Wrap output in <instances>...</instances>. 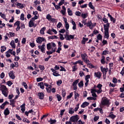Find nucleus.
Masks as SVG:
<instances>
[{"label": "nucleus", "instance_id": "f257e3e1", "mask_svg": "<svg viewBox=\"0 0 124 124\" xmlns=\"http://www.w3.org/2000/svg\"><path fill=\"white\" fill-rule=\"evenodd\" d=\"M0 91L2 92V94H3L4 96L5 97H7V96L8 95V89L6 88V86L3 85L1 86L0 88Z\"/></svg>", "mask_w": 124, "mask_h": 124}, {"label": "nucleus", "instance_id": "f03ea898", "mask_svg": "<svg viewBox=\"0 0 124 124\" xmlns=\"http://www.w3.org/2000/svg\"><path fill=\"white\" fill-rule=\"evenodd\" d=\"M102 105H110L109 99L106 97H103L101 102Z\"/></svg>", "mask_w": 124, "mask_h": 124}, {"label": "nucleus", "instance_id": "7ed1b4c3", "mask_svg": "<svg viewBox=\"0 0 124 124\" xmlns=\"http://www.w3.org/2000/svg\"><path fill=\"white\" fill-rule=\"evenodd\" d=\"M78 120H79V116L78 115L71 116L70 118V121L72 123H76L78 122Z\"/></svg>", "mask_w": 124, "mask_h": 124}, {"label": "nucleus", "instance_id": "20e7f679", "mask_svg": "<svg viewBox=\"0 0 124 124\" xmlns=\"http://www.w3.org/2000/svg\"><path fill=\"white\" fill-rule=\"evenodd\" d=\"M86 25L87 26L89 27V28H90L91 30H93V27H95L96 24H93V23L92 22V20H90L88 22V23H87Z\"/></svg>", "mask_w": 124, "mask_h": 124}, {"label": "nucleus", "instance_id": "39448f33", "mask_svg": "<svg viewBox=\"0 0 124 124\" xmlns=\"http://www.w3.org/2000/svg\"><path fill=\"white\" fill-rule=\"evenodd\" d=\"M65 38L66 40H69V41H70L71 39H74V35H68L66 34V35H64Z\"/></svg>", "mask_w": 124, "mask_h": 124}, {"label": "nucleus", "instance_id": "423d86ee", "mask_svg": "<svg viewBox=\"0 0 124 124\" xmlns=\"http://www.w3.org/2000/svg\"><path fill=\"white\" fill-rule=\"evenodd\" d=\"M45 46H46L45 43H44L42 46H38L39 49H40V50L41 51V52H42V53H45Z\"/></svg>", "mask_w": 124, "mask_h": 124}, {"label": "nucleus", "instance_id": "0eeeda50", "mask_svg": "<svg viewBox=\"0 0 124 124\" xmlns=\"http://www.w3.org/2000/svg\"><path fill=\"white\" fill-rule=\"evenodd\" d=\"M10 78L11 79H15V75H14V73H13V71H10L8 73Z\"/></svg>", "mask_w": 124, "mask_h": 124}, {"label": "nucleus", "instance_id": "6e6552de", "mask_svg": "<svg viewBox=\"0 0 124 124\" xmlns=\"http://www.w3.org/2000/svg\"><path fill=\"white\" fill-rule=\"evenodd\" d=\"M44 38L39 37L36 40V42L37 43H42L43 41H44Z\"/></svg>", "mask_w": 124, "mask_h": 124}, {"label": "nucleus", "instance_id": "1a4fd4ad", "mask_svg": "<svg viewBox=\"0 0 124 124\" xmlns=\"http://www.w3.org/2000/svg\"><path fill=\"white\" fill-rule=\"evenodd\" d=\"M102 71L103 72V76L104 77V76H106V74L108 72V68H104V69H103V70Z\"/></svg>", "mask_w": 124, "mask_h": 124}, {"label": "nucleus", "instance_id": "9d476101", "mask_svg": "<svg viewBox=\"0 0 124 124\" xmlns=\"http://www.w3.org/2000/svg\"><path fill=\"white\" fill-rule=\"evenodd\" d=\"M10 113V112L9 111V109L8 108H6L4 111V115H5V116H7L9 115Z\"/></svg>", "mask_w": 124, "mask_h": 124}, {"label": "nucleus", "instance_id": "9b49d317", "mask_svg": "<svg viewBox=\"0 0 124 124\" xmlns=\"http://www.w3.org/2000/svg\"><path fill=\"white\" fill-rule=\"evenodd\" d=\"M94 76H96L97 78L100 79V78L101 77V73H100V72H95L94 73Z\"/></svg>", "mask_w": 124, "mask_h": 124}, {"label": "nucleus", "instance_id": "f8f14e48", "mask_svg": "<svg viewBox=\"0 0 124 124\" xmlns=\"http://www.w3.org/2000/svg\"><path fill=\"white\" fill-rule=\"evenodd\" d=\"M25 106H26V104L24 103L23 104H22L20 108H21V111H22V113H24V112H25L26 108H25Z\"/></svg>", "mask_w": 124, "mask_h": 124}, {"label": "nucleus", "instance_id": "ddd939ff", "mask_svg": "<svg viewBox=\"0 0 124 124\" xmlns=\"http://www.w3.org/2000/svg\"><path fill=\"white\" fill-rule=\"evenodd\" d=\"M10 105L11 106H12V107H15V102H16V101H15V99H12L10 100Z\"/></svg>", "mask_w": 124, "mask_h": 124}, {"label": "nucleus", "instance_id": "4468645a", "mask_svg": "<svg viewBox=\"0 0 124 124\" xmlns=\"http://www.w3.org/2000/svg\"><path fill=\"white\" fill-rule=\"evenodd\" d=\"M89 104H90V103H89L88 102H85L83 103L82 105L81 106V107H82V108H85V107H87Z\"/></svg>", "mask_w": 124, "mask_h": 124}, {"label": "nucleus", "instance_id": "2eb2a0df", "mask_svg": "<svg viewBox=\"0 0 124 124\" xmlns=\"http://www.w3.org/2000/svg\"><path fill=\"white\" fill-rule=\"evenodd\" d=\"M38 96L40 99H43V98H44V94L42 93H39Z\"/></svg>", "mask_w": 124, "mask_h": 124}, {"label": "nucleus", "instance_id": "dca6fc26", "mask_svg": "<svg viewBox=\"0 0 124 124\" xmlns=\"http://www.w3.org/2000/svg\"><path fill=\"white\" fill-rule=\"evenodd\" d=\"M10 45L14 49H15L16 48V46H15V43L14 42V40H12L11 43H10Z\"/></svg>", "mask_w": 124, "mask_h": 124}, {"label": "nucleus", "instance_id": "f3484780", "mask_svg": "<svg viewBox=\"0 0 124 124\" xmlns=\"http://www.w3.org/2000/svg\"><path fill=\"white\" fill-rule=\"evenodd\" d=\"M9 103L7 101H5L4 103H3L0 106L1 109H4V106L6 105V104H8Z\"/></svg>", "mask_w": 124, "mask_h": 124}, {"label": "nucleus", "instance_id": "a211bd4d", "mask_svg": "<svg viewBox=\"0 0 124 124\" xmlns=\"http://www.w3.org/2000/svg\"><path fill=\"white\" fill-rule=\"evenodd\" d=\"M16 5L17 7H18V8H20L21 9H23V8H24V6L23 5V4H21L20 3H17Z\"/></svg>", "mask_w": 124, "mask_h": 124}, {"label": "nucleus", "instance_id": "6ab92c4d", "mask_svg": "<svg viewBox=\"0 0 124 124\" xmlns=\"http://www.w3.org/2000/svg\"><path fill=\"white\" fill-rule=\"evenodd\" d=\"M69 113L74 114V109L72 108H69Z\"/></svg>", "mask_w": 124, "mask_h": 124}, {"label": "nucleus", "instance_id": "aec40b11", "mask_svg": "<svg viewBox=\"0 0 124 124\" xmlns=\"http://www.w3.org/2000/svg\"><path fill=\"white\" fill-rule=\"evenodd\" d=\"M29 27L30 28H31L34 26V23H33V21L32 20H30L29 23Z\"/></svg>", "mask_w": 124, "mask_h": 124}, {"label": "nucleus", "instance_id": "412c9836", "mask_svg": "<svg viewBox=\"0 0 124 124\" xmlns=\"http://www.w3.org/2000/svg\"><path fill=\"white\" fill-rule=\"evenodd\" d=\"M51 90H52V86L49 85L46 87V91L47 93H51Z\"/></svg>", "mask_w": 124, "mask_h": 124}, {"label": "nucleus", "instance_id": "4be33fe9", "mask_svg": "<svg viewBox=\"0 0 124 124\" xmlns=\"http://www.w3.org/2000/svg\"><path fill=\"white\" fill-rule=\"evenodd\" d=\"M72 25H73V30H76V23H75V21L72 20Z\"/></svg>", "mask_w": 124, "mask_h": 124}, {"label": "nucleus", "instance_id": "5701e85b", "mask_svg": "<svg viewBox=\"0 0 124 124\" xmlns=\"http://www.w3.org/2000/svg\"><path fill=\"white\" fill-rule=\"evenodd\" d=\"M46 30V27H44L41 29L40 30V33L41 34H44V31Z\"/></svg>", "mask_w": 124, "mask_h": 124}, {"label": "nucleus", "instance_id": "b1692460", "mask_svg": "<svg viewBox=\"0 0 124 124\" xmlns=\"http://www.w3.org/2000/svg\"><path fill=\"white\" fill-rule=\"evenodd\" d=\"M46 48L47 50H50L51 48H52V45L51 43H49L46 45Z\"/></svg>", "mask_w": 124, "mask_h": 124}, {"label": "nucleus", "instance_id": "393cba45", "mask_svg": "<svg viewBox=\"0 0 124 124\" xmlns=\"http://www.w3.org/2000/svg\"><path fill=\"white\" fill-rule=\"evenodd\" d=\"M67 11H68V15H69V16H72V15H73V14L72 13V11L70 10V8H68L67 9Z\"/></svg>", "mask_w": 124, "mask_h": 124}, {"label": "nucleus", "instance_id": "a878e982", "mask_svg": "<svg viewBox=\"0 0 124 124\" xmlns=\"http://www.w3.org/2000/svg\"><path fill=\"white\" fill-rule=\"evenodd\" d=\"M40 87L42 89V90H44V84H43V82H40L38 83Z\"/></svg>", "mask_w": 124, "mask_h": 124}, {"label": "nucleus", "instance_id": "bb28decb", "mask_svg": "<svg viewBox=\"0 0 124 124\" xmlns=\"http://www.w3.org/2000/svg\"><path fill=\"white\" fill-rule=\"evenodd\" d=\"M89 7H90V8L91 9H93V10H94V7L93 6V3L91 2H90L89 3Z\"/></svg>", "mask_w": 124, "mask_h": 124}, {"label": "nucleus", "instance_id": "cd10ccee", "mask_svg": "<svg viewBox=\"0 0 124 124\" xmlns=\"http://www.w3.org/2000/svg\"><path fill=\"white\" fill-rule=\"evenodd\" d=\"M109 118H111V119H114L116 118V115H114L112 112H111L110 113V115L108 116Z\"/></svg>", "mask_w": 124, "mask_h": 124}, {"label": "nucleus", "instance_id": "c85d7f7f", "mask_svg": "<svg viewBox=\"0 0 124 124\" xmlns=\"http://www.w3.org/2000/svg\"><path fill=\"white\" fill-rule=\"evenodd\" d=\"M104 29L105 30V32L109 31V27L106 26V25H104Z\"/></svg>", "mask_w": 124, "mask_h": 124}, {"label": "nucleus", "instance_id": "c756f323", "mask_svg": "<svg viewBox=\"0 0 124 124\" xmlns=\"http://www.w3.org/2000/svg\"><path fill=\"white\" fill-rule=\"evenodd\" d=\"M88 56H87V54H81V57L83 61H86Z\"/></svg>", "mask_w": 124, "mask_h": 124}, {"label": "nucleus", "instance_id": "7c9ffc66", "mask_svg": "<svg viewBox=\"0 0 124 124\" xmlns=\"http://www.w3.org/2000/svg\"><path fill=\"white\" fill-rule=\"evenodd\" d=\"M105 37L107 39L109 38V31L105 32Z\"/></svg>", "mask_w": 124, "mask_h": 124}, {"label": "nucleus", "instance_id": "2f4dec72", "mask_svg": "<svg viewBox=\"0 0 124 124\" xmlns=\"http://www.w3.org/2000/svg\"><path fill=\"white\" fill-rule=\"evenodd\" d=\"M46 18L47 20H48V21H51V19H52V16L48 14L46 15Z\"/></svg>", "mask_w": 124, "mask_h": 124}, {"label": "nucleus", "instance_id": "473e14b6", "mask_svg": "<svg viewBox=\"0 0 124 124\" xmlns=\"http://www.w3.org/2000/svg\"><path fill=\"white\" fill-rule=\"evenodd\" d=\"M65 24V28L66 29V31H68V29H69V24H68V23H66Z\"/></svg>", "mask_w": 124, "mask_h": 124}, {"label": "nucleus", "instance_id": "72a5a7b5", "mask_svg": "<svg viewBox=\"0 0 124 124\" xmlns=\"http://www.w3.org/2000/svg\"><path fill=\"white\" fill-rule=\"evenodd\" d=\"M79 88H82L84 86V83H83V80L80 81V82L78 84Z\"/></svg>", "mask_w": 124, "mask_h": 124}, {"label": "nucleus", "instance_id": "f704fd0d", "mask_svg": "<svg viewBox=\"0 0 124 124\" xmlns=\"http://www.w3.org/2000/svg\"><path fill=\"white\" fill-rule=\"evenodd\" d=\"M97 38L98 40H102V35L100 34H98L97 35Z\"/></svg>", "mask_w": 124, "mask_h": 124}, {"label": "nucleus", "instance_id": "c9c22d12", "mask_svg": "<svg viewBox=\"0 0 124 124\" xmlns=\"http://www.w3.org/2000/svg\"><path fill=\"white\" fill-rule=\"evenodd\" d=\"M49 122L50 123V124H56L57 121H56V120H52V119H50Z\"/></svg>", "mask_w": 124, "mask_h": 124}, {"label": "nucleus", "instance_id": "e433bc0d", "mask_svg": "<svg viewBox=\"0 0 124 124\" xmlns=\"http://www.w3.org/2000/svg\"><path fill=\"white\" fill-rule=\"evenodd\" d=\"M79 83V79L75 80L73 83V86H77V84Z\"/></svg>", "mask_w": 124, "mask_h": 124}, {"label": "nucleus", "instance_id": "4c0bfd02", "mask_svg": "<svg viewBox=\"0 0 124 124\" xmlns=\"http://www.w3.org/2000/svg\"><path fill=\"white\" fill-rule=\"evenodd\" d=\"M1 53H3V52H4V51H5V50H6V47L5 46H1Z\"/></svg>", "mask_w": 124, "mask_h": 124}, {"label": "nucleus", "instance_id": "58836bf2", "mask_svg": "<svg viewBox=\"0 0 124 124\" xmlns=\"http://www.w3.org/2000/svg\"><path fill=\"white\" fill-rule=\"evenodd\" d=\"M88 100H96V98L93 97H87Z\"/></svg>", "mask_w": 124, "mask_h": 124}, {"label": "nucleus", "instance_id": "ea45409f", "mask_svg": "<svg viewBox=\"0 0 124 124\" xmlns=\"http://www.w3.org/2000/svg\"><path fill=\"white\" fill-rule=\"evenodd\" d=\"M53 75L54 76H55L56 77H58V76H61V75H60L59 73H58V72L55 71V72H54L53 73Z\"/></svg>", "mask_w": 124, "mask_h": 124}, {"label": "nucleus", "instance_id": "a19ab883", "mask_svg": "<svg viewBox=\"0 0 124 124\" xmlns=\"http://www.w3.org/2000/svg\"><path fill=\"white\" fill-rule=\"evenodd\" d=\"M78 97H79V94L75 91V99H77Z\"/></svg>", "mask_w": 124, "mask_h": 124}, {"label": "nucleus", "instance_id": "79ce46f5", "mask_svg": "<svg viewBox=\"0 0 124 124\" xmlns=\"http://www.w3.org/2000/svg\"><path fill=\"white\" fill-rule=\"evenodd\" d=\"M57 98L58 99V101H61V100H62V97L60 94L57 95Z\"/></svg>", "mask_w": 124, "mask_h": 124}, {"label": "nucleus", "instance_id": "37998d69", "mask_svg": "<svg viewBox=\"0 0 124 124\" xmlns=\"http://www.w3.org/2000/svg\"><path fill=\"white\" fill-rule=\"evenodd\" d=\"M20 19L22 20V21H24L25 20V15L24 14H22L20 16Z\"/></svg>", "mask_w": 124, "mask_h": 124}, {"label": "nucleus", "instance_id": "c03bdc74", "mask_svg": "<svg viewBox=\"0 0 124 124\" xmlns=\"http://www.w3.org/2000/svg\"><path fill=\"white\" fill-rule=\"evenodd\" d=\"M7 84L8 85V86H9V87H11V85H13V83H12V82H11V81H8L7 82Z\"/></svg>", "mask_w": 124, "mask_h": 124}, {"label": "nucleus", "instance_id": "a18cd8bd", "mask_svg": "<svg viewBox=\"0 0 124 124\" xmlns=\"http://www.w3.org/2000/svg\"><path fill=\"white\" fill-rule=\"evenodd\" d=\"M39 68H40V69H41V70H42V71H43V70H44V69H45V67H44V66L41 65H40L39 66Z\"/></svg>", "mask_w": 124, "mask_h": 124}, {"label": "nucleus", "instance_id": "49530a36", "mask_svg": "<svg viewBox=\"0 0 124 124\" xmlns=\"http://www.w3.org/2000/svg\"><path fill=\"white\" fill-rule=\"evenodd\" d=\"M37 19H38V16H35L31 18V21H35V20H36Z\"/></svg>", "mask_w": 124, "mask_h": 124}, {"label": "nucleus", "instance_id": "de8ad7c7", "mask_svg": "<svg viewBox=\"0 0 124 124\" xmlns=\"http://www.w3.org/2000/svg\"><path fill=\"white\" fill-rule=\"evenodd\" d=\"M23 122L24 123H27V124H30V121L27 118H23Z\"/></svg>", "mask_w": 124, "mask_h": 124}, {"label": "nucleus", "instance_id": "09e8293b", "mask_svg": "<svg viewBox=\"0 0 124 124\" xmlns=\"http://www.w3.org/2000/svg\"><path fill=\"white\" fill-rule=\"evenodd\" d=\"M90 78H91V75H87L85 77V80L89 81V79H90Z\"/></svg>", "mask_w": 124, "mask_h": 124}, {"label": "nucleus", "instance_id": "8fccbe9b", "mask_svg": "<svg viewBox=\"0 0 124 124\" xmlns=\"http://www.w3.org/2000/svg\"><path fill=\"white\" fill-rule=\"evenodd\" d=\"M108 53H109V51H108L107 50H104L103 51L102 55H104V56H106V55H107V54H108Z\"/></svg>", "mask_w": 124, "mask_h": 124}, {"label": "nucleus", "instance_id": "3c124183", "mask_svg": "<svg viewBox=\"0 0 124 124\" xmlns=\"http://www.w3.org/2000/svg\"><path fill=\"white\" fill-rule=\"evenodd\" d=\"M72 95H73V93H71L69 95L67 96V99H69V98H71L72 97Z\"/></svg>", "mask_w": 124, "mask_h": 124}, {"label": "nucleus", "instance_id": "603ef678", "mask_svg": "<svg viewBox=\"0 0 124 124\" xmlns=\"http://www.w3.org/2000/svg\"><path fill=\"white\" fill-rule=\"evenodd\" d=\"M75 15H76V16H81V12L77 11L76 12Z\"/></svg>", "mask_w": 124, "mask_h": 124}, {"label": "nucleus", "instance_id": "864d4df0", "mask_svg": "<svg viewBox=\"0 0 124 124\" xmlns=\"http://www.w3.org/2000/svg\"><path fill=\"white\" fill-rule=\"evenodd\" d=\"M37 82H40L43 80V78H38L36 79Z\"/></svg>", "mask_w": 124, "mask_h": 124}, {"label": "nucleus", "instance_id": "5fc2aeb1", "mask_svg": "<svg viewBox=\"0 0 124 124\" xmlns=\"http://www.w3.org/2000/svg\"><path fill=\"white\" fill-rule=\"evenodd\" d=\"M22 84L24 85V88H25L26 90L28 89V85H27V83L25 82H23Z\"/></svg>", "mask_w": 124, "mask_h": 124}, {"label": "nucleus", "instance_id": "6e6d98bb", "mask_svg": "<svg viewBox=\"0 0 124 124\" xmlns=\"http://www.w3.org/2000/svg\"><path fill=\"white\" fill-rule=\"evenodd\" d=\"M0 16L1 17V18H3V19H5V15L2 14V13H0Z\"/></svg>", "mask_w": 124, "mask_h": 124}, {"label": "nucleus", "instance_id": "4d7b16f0", "mask_svg": "<svg viewBox=\"0 0 124 124\" xmlns=\"http://www.w3.org/2000/svg\"><path fill=\"white\" fill-rule=\"evenodd\" d=\"M79 75L80 76V77H83L85 74H84V72L83 71H80L79 72Z\"/></svg>", "mask_w": 124, "mask_h": 124}, {"label": "nucleus", "instance_id": "13d9d810", "mask_svg": "<svg viewBox=\"0 0 124 124\" xmlns=\"http://www.w3.org/2000/svg\"><path fill=\"white\" fill-rule=\"evenodd\" d=\"M98 119H99V116H96L94 117L93 120L94 121V122H96V121H97V120H98Z\"/></svg>", "mask_w": 124, "mask_h": 124}, {"label": "nucleus", "instance_id": "bf43d9fd", "mask_svg": "<svg viewBox=\"0 0 124 124\" xmlns=\"http://www.w3.org/2000/svg\"><path fill=\"white\" fill-rule=\"evenodd\" d=\"M81 16L82 17V18H83V19H86V18H87V14H82Z\"/></svg>", "mask_w": 124, "mask_h": 124}, {"label": "nucleus", "instance_id": "052dcab7", "mask_svg": "<svg viewBox=\"0 0 124 124\" xmlns=\"http://www.w3.org/2000/svg\"><path fill=\"white\" fill-rule=\"evenodd\" d=\"M62 80H58L57 82V84L58 85V86H61V85L62 84Z\"/></svg>", "mask_w": 124, "mask_h": 124}, {"label": "nucleus", "instance_id": "680f3d73", "mask_svg": "<svg viewBox=\"0 0 124 124\" xmlns=\"http://www.w3.org/2000/svg\"><path fill=\"white\" fill-rule=\"evenodd\" d=\"M27 41V39H26V38H23L22 39V43L23 44H25V43H26V42Z\"/></svg>", "mask_w": 124, "mask_h": 124}, {"label": "nucleus", "instance_id": "e2e57ef3", "mask_svg": "<svg viewBox=\"0 0 124 124\" xmlns=\"http://www.w3.org/2000/svg\"><path fill=\"white\" fill-rule=\"evenodd\" d=\"M64 2V0H62L61 2L59 3V6H61V5H62Z\"/></svg>", "mask_w": 124, "mask_h": 124}, {"label": "nucleus", "instance_id": "0e129e2a", "mask_svg": "<svg viewBox=\"0 0 124 124\" xmlns=\"http://www.w3.org/2000/svg\"><path fill=\"white\" fill-rule=\"evenodd\" d=\"M117 79L116 78H113V80H112L113 83H114V84H116V83H117Z\"/></svg>", "mask_w": 124, "mask_h": 124}, {"label": "nucleus", "instance_id": "69168bd1", "mask_svg": "<svg viewBox=\"0 0 124 124\" xmlns=\"http://www.w3.org/2000/svg\"><path fill=\"white\" fill-rule=\"evenodd\" d=\"M60 39L61 40H64V37H63V35L61 33H60Z\"/></svg>", "mask_w": 124, "mask_h": 124}, {"label": "nucleus", "instance_id": "338daca9", "mask_svg": "<svg viewBox=\"0 0 124 124\" xmlns=\"http://www.w3.org/2000/svg\"><path fill=\"white\" fill-rule=\"evenodd\" d=\"M15 26H17V27L20 26V21H16L15 23Z\"/></svg>", "mask_w": 124, "mask_h": 124}, {"label": "nucleus", "instance_id": "774afa93", "mask_svg": "<svg viewBox=\"0 0 124 124\" xmlns=\"http://www.w3.org/2000/svg\"><path fill=\"white\" fill-rule=\"evenodd\" d=\"M78 124H85V122H82V120H79L78 121Z\"/></svg>", "mask_w": 124, "mask_h": 124}]
</instances>
